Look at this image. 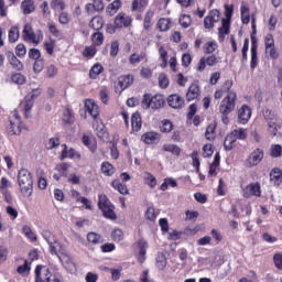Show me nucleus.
Here are the masks:
<instances>
[{"label":"nucleus","instance_id":"b1692460","mask_svg":"<svg viewBox=\"0 0 282 282\" xmlns=\"http://www.w3.org/2000/svg\"><path fill=\"white\" fill-rule=\"evenodd\" d=\"M131 127H132V131H140V129H142V117L140 116L139 112H134L131 116Z\"/></svg>","mask_w":282,"mask_h":282},{"label":"nucleus","instance_id":"13d9d810","mask_svg":"<svg viewBox=\"0 0 282 282\" xmlns=\"http://www.w3.org/2000/svg\"><path fill=\"white\" fill-rule=\"evenodd\" d=\"M70 166L72 165L69 163H59L56 165V171L62 173V175H64V177H67V171H69Z\"/></svg>","mask_w":282,"mask_h":282},{"label":"nucleus","instance_id":"ddd939ff","mask_svg":"<svg viewBox=\"0 0 282 282\" xmlns=\"http://www.w3.org/2000/svg\"><path fill=\"white\" fill-rule=\"evenodd\" d=\"M219 10H212L204 19V28H206V30H213L215 23H219Z\"/></svg>","mask_w":282,"mask_h":282},{"label":"nucleus","instance_id":"0e129e2a","mask_svg":"<svg viewBox=\"0 0 282 282\" xmlns=\"http://www.w3.org/2000/svg\"><path fill=\"white\" fill-rule=\"evenodd\" d=\"M58 21L62 25H67L69 21H72V18L69 17V13L67 12H61L58 17Z\"/></svg>","mask_w":282,"mask_h":282},{"label":"nucleus","instance_id":"a19ab883","mask_svg":"<svg viewBox=\"0 0 282 282\" xmlns=\"http://www.w3.org/2000/svg\"><path fill=\"white\" fill-rule=\"evenodd\" d=\"M218 47H219V45L217 44V42L209 41V42L205 43L203 50H204L205 54H213Z\"/></svg>","mask_w":282,"mask_h":282},{"label":"nucleus","instance_id":"e2e57ef3","mask_svg":"<svg viewBox=\"0 0 282 282\" xmlns=\"http://www.w3.org/2000/svg\"><path fill=\"white\" fill-rule=\"evenodd\" d=\"M262 239L265 243H276L279 241V238L272 236L270 232L262 234Z\"/></svg>","mask_w":282,"mask_h":282},{"label":"nucleus","instance_id":"603ef678","mask_svg":"<svg viewBox=\"0 0 282 282\" xmlns=\"http://www.w3.org/2000/svg\"><path fill=\"white\" fill-rule=\"evenodd\" d=\"M104 213V217H106V219H117L116 217V212H113V205H111L110 207H105L104 209H101Z\"/></svg>","mask_w":282,"mask_h":282},{"label":"nucleus","instance_id":"4d7b16f0","mask_svg":"<svg viewBox=\"0 0 282 282\" xmlns=\"http://www.w3.org/2000/svg\"><path fill=\"white\" fill-rule=\"evenodd\" d=\"M159 87H161V89H166V87H169V76L164 73L159 75Z\"/></svg>","mask_w":282,"mask_h":282},{"label":"nucleus","instance_id":"58836bf2","mask_svg":"<svg viewBox=\"0 0 282 282\" xmlns=\"http://www.w3.org/2000/svg\"><path fill=\"white\" fill-rule=\"evenodd\" d=\"M102 65L100 64H95L90 70H89V76L93 80H96L98 78V76H100V74H102Z\"/></svg>","mask_w":282,"mask_h":282},{"label":"nucleus","instance_id":"20e7f679","mask_svg":"<svg viewBox=\"0 0 282 282\" xmlns=\"http://www.w3.org/2000/svg\"><path fill=\"white\" fill-rule=\"evenodd\" d=\"M234 8L232 6H225V17L221 20V26L219 28V39L224 41L227 34H230V19H232Z\"/></svg>","mask_w":282,"mask_h":282},{"label":"nucleus","instance_id":"72a5a7b5","mask_svg":"<svg viewBox=\"0 0 282 282\" xmlns=\"http://www.w3.org/2000/svg\"><path fill=\"white\" fill-rule=\"evenodd\" d=\"M89 25L90 28H93V30H102V28L105 26V20H102L101 17H95L90 20Z\"/></svg>","mask_w":282,"mask_h":282},{"label":"nucleus","instance_id":"864d4df0","mask_svg":"<svg viewBox=\"0 0 282 282\" xmlns=\"http://www.w3.org/2000/svg\"><path fill=\"white\" fill-rule=\"evenodd\" d=\"M220 90L223 93L227 94V96H230V94H236L235 90H232V80L228 79L224 83Z\"/></svg>","mask_w":282,"mask_h":282},{"label":"nucleus","instance_id":"bf43d9fd","mask_svg":"<svg viewBox=\"0 0 282 282\" xmlns=\"http://www.w3.org/2000/svg\"><path fill=\"white\" fill-rule=\"evenodd\" d=\"M264 45H265V50H270V47H275L274 35H272V33H268L264 36Z\"/></svg>","mask_w":282,"mask_h":282},{"label":"nucleus","instance_id":"0eeeda50","mask_svg":"<svg viewBox=\"0 0 282 282\" xmlns=\"http://www.w3.org/2000/svg\"><path fill=\"white\" fill-rule=\"evenodd\" d=\"M237 107V93H229L227 95L220 106H219V112L220 113H232V110Z\"/></svg>","mask_w":282,"mask_h":282},{"label":"nucleus","instance_id":"79ce46f5","mask_svg":"<svg viewBox=\"0 0 282 282\" xmlns=\"http://www.w3.org/2000/svg\"><path fill=\"white\" fill-rule=\"evenodd\" d=\"M98 206H99L100 210H102L104 208H109L112 205H111V202H109V198L107 197V195L100 194L99 200H98Z\"/></svg>","mask_w":282,"mask_h":282},{"label":"nucleus","instance_id":"c756f323","mask_svg":"<svg viewBox=\"0 0 282 282\" xmlns=\"http://www.w3.org/2000/svg\"><path fill=\"white\" fill-rule=\"evenodd\" d=\"M144 58H147L145 52H141L140 54L133 53L129 57V63H130V65H138V64L142 63V61H144Z\"/></svg>","mask_w":282,"mask_h":282},{"label":"nucleus","instance_id":"69168bd1","mask_svg":"<svg viewBox=\"0 0 282 282\" xmlns=\"http://www.w3.org/2000/svg\"><path fill=\"white\" fill-rule=\"evenodd\" d=\"M84 56H86L87 58H94V56H96V46H87L84 51Z\"/></svg>","mask_w":282,"mask_h":282},{"label":"nucleus","instance_id":"c9c22d12","mask_svg":"<svg viewBox=\"0 0 282 282\" xmlns=\"http://www.w3.org/2000/svg\"><path fill=\"white\" fill-rule=\"evenodd\" d=\"M153 17H155V12L153 10H148L144 15V21H143V28L144 30H151V21H153Z\"/></svg>","mask_w":282,"mask_h":282},{"label":"nucleus","instance_id":"7c9ffc66","mask_svg":"<svg viewBox=\"0 0 282 282\" xmlns=\"http://www.w3.org/2000/svg\"><path fill=\"white\" fill-rule=\"evenodd\" d=\"M122 7V1L120 0H115L112 3H110L107 7V14H109V17H113V14H116V12H118V10H120V8Z\"/></svg>","mask_w":282,"mask_h":282},{"label":"nucleus","instance_id":"4468645a","mask_svg":"<svg viewBox=\"0 0 282 282\" xmlns=\"http://www.w3.org/2000/svg\"><path fill=\"white\" fill-rule=\"evenodd\" d=\"M261 160H263V150L256 149L251 154L248 156L246 164L251 169V166H257V164L261 163Z\"/></svg>","mask_w":282,"mask_h":282},{"label":"nucleus","instance_id":"393cba45","mask_svg":"<svg viewBox=\"0 0 282 282\" xmlns=\"http://www.w3.org/2000/svg\"><path fill=\"white\" fill-rule=\"evenodd\" d=\"M171 19L169 18H161L156 23V28L160 32H169L171 30Z\"/></svg>","mask_w":282,"mask_h":282},{"label":"nucleus","instance_id":"dca6fc26","mask_svg":"<svg viewBox=\"0 0 282 282\" xmlns=\"http://www.w3.org/2000/svg\"><path fill=\"white\" fill-rule=\"evenodd\" d=\"M42 237H44L45 241L48 243L51 254H57L56 243H58V241H56V237L53 236L50 230H44Z\"/></svg>","mask_w":282,"mask_h":282},{"label":"nucleus","instance_id":"c85d7f7f","mask_svg":"<svg viewBox=\"0 0 282 282\" xmlns=\"http://www.w3.org/2000/svg\"><path fill=\"white\" fill-rule=\"evenodd\" d=\"M230 134L236 139V141L248 139V130L243 128L235 129Z\"/></svg>","mask_w":282,"mask_h":282},{"label":"nucleus","instance_id":"cd10ccee","mask_svg":"<svg viewBox=\"0 0 282 282\" xmlns=\"http://www.w3.org/2000/svg\"><path fill=\"white\" fill-rule=\"evenodd\" d=\"M142 140L145 144H153L160 140V134L158 132H148L142 135Z\"/></svg>","mask_w":282,"mask_h":282},{"label":"nucleus","instance_id":"9b49d317","mask_svg":"<svg viewBox=\"0 0 282 282\" xmlns=\"http://www.w3.org/2000/svg\"><path fill=\"white\" fill-rule=\"evenodd\" d=\"M252 117V109L248 105H242L240 109H238V123L239 124H248L250 118Z\"/></svg>","mask_w":282,"mask_h":282},{"label":"nucleus","instance_id":"09e8293b","mask_svg":"<svg viewBox=\"0 0 282 282\" xmlns=\"http://www.w3.org/2000/svg\"><path fill=\"white\" fill-rule=\"evenodd\" d=\"M144 178L145 184H148L150 188H155V186H158V180L155 178V176H153V174L147 172Z\"/></svg>","mask_w":282,"mask_h":282},{"label":"nucleus","instance_id":"f03ea898","mask_svg":"<svg viewBox=\"0 0 282 282\" xmlns=\"http://www.w3.org/2000/svg\"><path fill=\"white\" fill-rule=\"evenodd\" d=\"M164 96L163 95H154L145 94L141 101V106L143 109H162L165 105Z\"/></svg>","mask_w":282,"mask_h":282},{"label":"nucleus","instance_id":"4c0bfd02","mask_svg":"<svg viewBox=\"0 0 282 282\" xmlns=\"http://www.w3.org/2000/svg\"><path fill=\"white\" fill-rule=\"evenodd\" d=\"M163 151L167 153H173V155H180L182 153V149L176 144L165 143L163 145Z\"/></svg>","mask_w":282,"mask_h":282},{"label":"nucleus","instance_id":"aec40b11","mask_svg":"<svg viewBox=\"0 0 282 282\" xmlns=\"http://www.w3.org/2000/svg\"><path fill=\"white\" fill-rule=\"evenodd\" d=\"M85 107L88 113H90L91 118H94V120H96V118L100 116V108H98V105L93 99H87Z\"/></svg>","mask_w":282,"mask_h":282},{"label":"nucleus","instance_id":"f3484780","mask_svg":"<svg viewBox=\"0 0 282 282\" xmlns=\"http://www.w3.org/2000/svg\"><path fill=\"white\" fill-rule=\"evenodd\" d=\"M199 94H200V88H199V83L194 82L187 93H186V100L188 102L193 101V100H197V98H199Z\"/></svg>","mask_w":282,"mask_h":282},{"label":"nucleus","instance_id":"f8f14e48","mask_svg":"<svg viewBox=\"0 0 282 282\" xmlns=\"http://www.w3.org/2000/svg\"><path fill=\"white\" fill-rule=\"evenodd\" d=\"M133 23V18L127 15L124 12H120L115 18V28H131Z\"/></svg>","mask_w":282,"mask_h":282},{"label":"nucleus","instance_id":"7ed1b4c3","mask_svg":"<svg viewBox=\"0 0 282 282\" xmlns=\"http://www.w3.org/2000/svg\"><path fill=\"white\" fill-rule=\"evenodd\" d=\"M35 282H62V278L53 275L50 269L40 264L35 268Z\"/></svg>","mask_w":282,"mask_h":282},{"label":"nucleus","instance_id":"5fc2aeb1","mask_svg":"<svg viewBox=\"0 0 282 282\" xmlns=\"http://www.w3.org/2000/svg\"><path fill=\"white\" fill-rule=\"evenodd\" d=\"M94 45H102L105 43V35L101 32H96L91 36Z\"/></svg>","mask_w":282,"mask_h":282},{"label":"nucleus","instance_id":"680f3d73","mask_svg":"<svg viewBox=\"0 0 282 282\" xmlns=\"http://www.w3.org/2000/svg\"><path fill=\"white\" fill-rule=\"evenodd\" d=\"M191 158L193 160V166H195L196 167V172L199 173V166H200V163H199V152H197V151L192 152Z\"/></svg>","mask_w":282,"mask_h":282},{"label":"nucleus","instance_id":"6ab92c4d","mask_svg":"<svg viewBox=\"0 0 282 282\" xmlns=\"http://www.w3.org/2000/svg\"><path fill=\"white\" fill-rule=\"evenodd\" d=\"M167 102L172 107V109H182V107H184L185 104L184 98H182L177 94L170 95L167 97Z\"/></svg>","mask_w":282,"mask_h":282},{"label":"nucleus","instance_id":"a211bd4d","mask_svg":"<svg viewBox=\"0 0 282 282\" xmlns=\"http://www.w3.org/2000/svg\"><path fill=\"white\" fill-rule=\"evenodd\" d=\"M32 107H34V100H32V97H25L24 100L20 102L18 109L19 111H23L25 118H30Z\"/></svg>","mask_w":282,"mask_h":282},{"label":"nucleus","instance_id":"338daca9","mask_svg":"<svg viewBox=\"0 0 282 282\" xmlns=\"http://www.w3.org/2000/svg\"><path fill=\"white\" fill-rule=\"evenodd\" d=\"M111 238L115 241H122V239H124V234L120 229H115L111 234Z\"/></svg>","mask_w":282,"mask_h":282},{"label":"nucleus","instance_id":"5701e85b","mask_svg":"<svg viewBox=\"0 0 282 282\" xmlns=\"http://www.w3.org/2000/svg\"><path fill=\"white\" fill-rule=\"evenodd\" d=\"M21 10L23 14H32L34 10H36V6L34 4V0H24L21 3Z\"/></svg>","mask_w":282,"mask_h":282},{"label":"nucleus","instance_id":"423d86ee","mask_svg":"<svg viewBox=\"0 0 282 282\" xmlns=\"http://www.w3.org/2000/svg\"><path fill=\"white\" fill-rule=\"evenodd\" d=\"M10 124L7 127L9 135H21V116L19 110H14L9 117Z\"/></svg>","mask_w":282,"mask_h":282},{"label":"nucleus","instance_id":"4be33fe9","mask_svg":"<svg viewBox=\"0 0 282 282\" xmlns=\"http://www.w3.org/2000/svg\"><path fill=\"white\" fill-rule=\"evenodd\" d=\"M139 248V254H138V261L139 263H144L147 261V249L149 248V243L144 240H140L138 242Z\"/></svg>","mask_w":282,"mask_h":282},{"label":"nucleus","instance_id":"bb28decb","mask_svg":"<svg viewBox=\"0 0 282 282\" xmlns=\"http://www.w3.org/2000/svg\"><path fill=\"white\" fill-rule=\"evenodd\" d=\"M240 14L242 23L248 25V23H250V8L247 4H241Z\"/></svg>","mask_w":282,"mask_h":282},{"label":"nucleus","instance_id":"c03bdc74","mask_svg":"<svg viewBox=\"0 0 282 282\" xmlns=\"http://www.w3.org/2000/svg\"><path fill=\"white\" fill-rule=\"evenodd\" d=\"M101 173H104V175H107L108 177H111V175H113L115 173L113 165H111V163L109 162H104L101 164Z\"/></svg>","mask_w":282,"mask_h":282},{"label":"nucleus","instance_id":"e433bc0d","mask_svg":"<svg viewBox=\"0 0 282 282\" xmlns=\"http://www.w3.org/2000/svg\"><path fill=\"white\" fill-rule=\"evenodd\" d=\"M235 144H237L235 137L231 133L227 134V137L225 138V141H224L225 150L232 151V148L235 147Z\"/></svg>","mask_w":282,"mask_h":282},{"label":"nucleus","instance_id":"2eb2a0df","mask_svg":"<svg viewBox=\"0 0 282 282\" xmlns=\"http://www.w3.org/2000/svg\"><path fill=\"white\" fill-rule=\"evenodd\" d=\"M258 50H259V44L257 43V39L251 37V62H250L251 69H257V65H259Z\"/></svg>","mask_w":282,"mask_h":282},{"label":"nucleus","instance_id":"6e6552de","mask_svg":"<svg viewBox=\"0 0 282 282\" xmlns=\"http://www.w3.org/2000/svg\"><path fill=\"white\" fill-rule=\"evenodd\" d=\"M264 120L268 124V131L271 135H276L279 126L276 124V112L274 110L265 109L263 111Z\"/></svg>","mask_w":282,"mask_h":282},{"label":"nucleus","instance_id":"1a4fd4ad","mask_svg":"<svg viewBox=\"0 0 282 282\" xmlns=\"http://www.w3.org/2000/svg\"><path fill=\"white\" fill-rule=\"evenodd\" d=\"M242 197L250 199V197H261V184L251 183L242 188Z\"/></svg>","mask_w":282,"mask_h":282},{"label":"nucleus","instance_id":"de8ad7c7","mask_svg":"<svg viewBox=\"0 0 282 282\" xmlns=\"http://www.w3.org/2000/svg\"><path fill=\"white\" fill-rule=\"evenodd\" d=\"M87 241L89 243H94V245L102 243V237L100 235L96 234V232H89L87 235Z\"/></svg>","mask_w":282,"mask_h":282},{"label":"nucleus","instance_id":"2f4dec72","mask_svg":"<svg viewBox=\"0 0 282 282\" xmlns=\"http://www.w3.org/2000/svg\"><path fill=\"white\" fill-rule=\"evenodd\" d=\"M111 186L112 188H115V191H118L120 195H129V188L127 187V185H122L120 181H112Z\"/></svg>","mask_w":282,"mask_h":282},{"label":"nucleus","instance_id":"37998d69","mask_svg":"<svg viewBox=\"0 0 282 282\" xmlns=\"http://www.w3.org/2000/svg\"><path fill=\"white\" fill-rule=\"evenodd\" d=\"M51 8L55 12H63V10H65V1H63V0H52L51 1Z\"/></svg>","mask_w":282,"mask_h":282},{"label":"nucleus","instance_id":"9d476101","mask_svg":"<svg viewBox=\"0 0 282 282\" xmlns=\"http://www.w3.org/2000/svg\"><path fill=\"white\" fill-rule=\"evenodd\" d=\"M133 85L132 75H122L118 78L117 84L115 86L116 94H122L124 89Z\"/></svg>","mask_w":282,"mask_h":282},{"label":"nucleus","instance_id":"a18cd8bd","mask_svg":"<svg viewBox=\"0 0 282 282\" xmlns=\"http://www.w3.org/2000/svg\"><path fill=\"white\" fill-rule=\"evenodd\" d=\"M31 267L28 263V260L24 261V264L18 267L17 272L21 274V276H29L30 275Z\"/></svg>","mask_w":282,"mask_h":282},{"label":"nucleus","instance_id":"473e14b6","mask_svg":"<svg viewBox=\"0 0 282 282\" xmlns=\"http://www.w3.org/2000/svg\"><path fill=\"white\" fill-rule=\"evenodd\" d=\"M9 63L13 66V69H17V72H21V69H23V63L15 57L14 53L9 54Z\"/></svg>","mask_w":282,"mask_h":282},{"label":"nucleus","instance_id":"ea45409f","mask_svg":"<svg viewBox=\"0 0 282 282\" xmlns=\"http://www.w3.org/2000/svg\"><path fill=\"white\" fill-rule=\"evenodd\" d=\"M83 144H85V147H88V149H89V151H91V153H96V151L98 149L96 141L89 139V137H87V135L83 137Z\"/></svg>","mask_w":282,"mask_h":282},{"label":"nucleus","instance_id":"3c124183","mask_svg":"<svg viewBox=\"0 0 282 282\" xmlns=\"http://www.w3.org/2000/svg\"><path fill=\"white\" fill-rule=\"evenodd\" d=\"M156 268L159 270H164L166 268V256L164 253H159L156 257Z\"/></svg>","mask_w":282,"mask_h":282},{"label":"nucleus","instance_id":"39448f33","mask_svg":"<svg viewBox=\"0 0 282 282\" xmlns=\"http://www.w3.org/2000/svg\"><path fill=\"white\" fill-rule=\"evenodd\" d=\"M23 40L33 45H39L43 41V32H34L32 24H25L22 32Z\"/></svg>","mask_w":282,"mask_h":282},{"label":"nucleus","instance_id":"774afa93","mask_svg":"<svg viewBox=\"0 0 282 282\" xmlns=\"http://www.w3.org/2000/svg\"><path fill=\"white\" fill-rule=\"evenodd\" d=\"M273 262H274L275 268H278V270H282V254L281 253L274 254Z\"/></svg>","mask_w":282,"mask_h":282},{"label":"nucleus","instance_id":"052dcab7","mask_svg":"<svg viewBox=\"0 0 282 282\" xmlns=\"http://www.w3.org/2000/svg\"><path fill=\"white\" fill-rule=\"evenodd\" d=\"M12 83H15V85H23L25 83V76H23L21 73H15L11 76Z\"/></svg>","mask_w":282,"mask_h":282},{"label":"nucleus","instance_id":"f257e3e1","mask_svg":"<svg viewBox=\"0 0 282 282\" xmlns=\"http://www.w3.org/2000/svg\"><path fill=\"white\" fill-rule=\"evenodd\" d=\"M18 184L23 197H31L34 191V178L32 172L28 169H21L18 172Z\"/></svg>","mask_w":282,"mask_h":282},{"label":"nucleus","instance_id":"6e6d98bb","mask_svg":"<svg viewBox=\"0 0 282 282\" xmlns=\"http://www.w3.org/2000/svg\"><path fill=\"white\" fill-rule=\"evenodd\" d=\"M44 67H45V62H43V58L35 59L33 64V72H35V74H41Z\"/></svg>","mask_w":282,"mask_h":282},{"label":"nucleus","instance_id":"8fccbe9b","mask_svg":"<svg viewBox=\"0 0 282 282\" xmlns=\"http://www.w3.org/2000/svg\"><path fill=\"white\" fill-rule=\"evenodd\" d=\"M22 232L23 235H25V237H28V239H30V241H36V235L34 234V231H32V228H30V226H23Z\"/></svg>","mask_w":282,"mask_h":282},{"label":"nucleus","instance_id":"412c9836","mask_svg":"<svg viewBox=\"0 0 282 282\" xmlns=\"http://www.w3.org/2000/svg\"><path fill=\"white\" fill-rule=\"evenodd\" d=\"M270 182L273 186H281L282 171L279 167H274L270 173Z\"/></svg>","mask_w":282,"mask_h":282},{"label":"nucleus","instance_id":"a878e982","mask_svg":"<svg viewBox=\"0 0 282 282\" xmlns=\"http://www.w3.org/2000/svg\"><path fill=\"white\" fill-rule=\"evenodd\" d=\"M149 6V0H133L132 12H142Z\"/></svg>","mask_w":282,"mask_h":282},{"label":"nucleus","instance_id":"f704fd0d","mask_svg":"<svg viewBox=\"0 0 282 282\" xmlns=\"http://www.w3.org/2000/svg\"><path fill=\"white\" fill-rule=\"evenodd\" d=\"M178 23L186 30L193 25V18L188 14H182L178 19Z\"/></svg>","mask_w":282,"mask_h":282},{"label":"nucleus","instance_id":"49530a36","mask_svg":"<svg viewBox=\"0 0 282 282\" xmlns=\"http://www.w3.org/2000/svg\"><path fill=\"white\" fill-rule=\"evenodd\" d=\"M19 28L17 26H12L10 30H9V41L10 43H17V41H19Z\"/></svg>","mask_w":282,"mask_h":282}]
</instances>
